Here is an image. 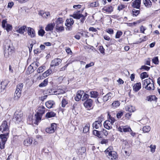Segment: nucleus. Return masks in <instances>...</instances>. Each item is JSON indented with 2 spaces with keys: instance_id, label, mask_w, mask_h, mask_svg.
I'll return each instance as SVG.
<instances>
[{
  "instance_id": "f257e3e1",
  "label": "nucleus",
  "mask_w": 160,
  "mask_h": 160,
  "mask_svg": "<svg viewBox=\"0 0 160 160\" xmlns=\"http://www.w3.org/2000/svg\"><path fill=\"white\" fill-rule=\"evenodd\" d=\"M154 83L153 80L149 78L142 81V86L143 88L148 90H154L155 88Z\"/></svg>"
},
{
  "instance_id": "f03ea898",
  "label": "nucleus",
  "mask_w": 160,
  "mask_h": 160,
  "mask_svg": "<svg viewBox=\"0 0 160 160\" xmlns=\"http://www.w3.org/2000/svg\"><path fill=\"white\" fill-rule=\"evenodd\" d=\"M112 149V147H109L106 149L105 152L109 158L112 160L115 159L117 158V153Z\"/></svg>"
},
{
  "instance_id": "7ed1b4c3",
  "label": "nucleus",
  "mask_w": 160,
  "mask_h": 160,
  "mask_svg": "<svg viewBox=\"0 0 160 160\" xmlns=\"http://www.w3.org/2000/svg\"><path fill=\"white\" fill-rule=\"evenodd\" d=\"M80 11L75 12L72 15H71L70 16L77 19H80V21L82 23H83L85 20V18L87 15V13H86V15L84 16L80 13Z\"/></svg>"
},
{
  "instance_id": "20e7f679",
  "label": "nucleus",
  "mask_w": 160,
  "mask_h": 160,
  "mask_svg": "<svg viewBox=\"0 0 160 160\" xmlns=\"http://www.w3.org/2000/svg\"><path fill=\"white\" fill-rule=\"evenodd\" d=\"M23 84L22 83H20L17 85L16 90L14 95V99L15 100H18L21 96Z\"/></svg>"
},
{
  "instance_id": "39448f33",
  "label": "nucleus",
  "mask_w": 160,
  "mask_h": 160,
  "mask_svg": "<svg viewBox=\"0 0 160 160\" xmlns=\"http://www.w3.org/2000/svg\"><path fill=\"white\" fill-rule=\"evenodd\" d=\"M103 118L102 115H101L97 118V120L92 123V127L93 128L98 129L102 125V122L103 120Z\"/></svg>"
},
{
  "instance_id": "423d86ee",
  "label": "nucleus",
  "mask_w": 160,
  "mask_h": 160,
  "mask_svg": "<svg viewBox=\"0 0 160 160\" xmlns=\"http://www.w3.org/2000/svg\"><path fill=\"white\" fill-rule=\"evenodd\" d=\"M23 114L21 112L16 111L13 116V119L17 123H19L22 121Z\"/></svg>"
},
{
  "instance_id": "0eeeda50",
  "label": "nucleus",
  "mask_w": 160,
  "mask_h": 160,
  "mask_svg": "<svg viewBox=\"0 0 160 160\" xmlns=\"http://www.w3.org/2000/svg\"><path fill=\"white\" fill-rule=\"evenodd\" d=\"M9 123L6 121L5 120L3 121L1 125L0 126V131L2 132H9Z\"/></svg>"
},
{
  "instance_id": "6e6552de",
  "label": "nucleus",
  "mask_w": 160,
  "mask_h": 160,
  "mask_svg": "<svg viewBox=\"0 0 160 160\" xmlns=\"http://www.w3.org/2000/svg\"><path fill=\"white\" fill-rule=\"evenodd\" d=\"M57 128V125L55 123H52L51 126L46 129V132L48 133H53Z\"/></svg>"
},
{
  "instance_id": "1a4fd4ad",
  "label": "nucleus",
  "mask_w": 160,
  "mask_h": 160,
  "mask_svg": "<svg viewBox=\"0 0 160 160\" xmlns=\"http://www.w3.org/2000/svg\"><path fill=\"white\" fill-rule=\"evenodd\" d=\"M93 101L91 99H88L84 103V106L88 109H90L92 106Z\"/></svg>"
},
{
  "instance_id": "9d476101",
  "label": "nucleus",
  "mask_w": 160,
  "mask_h": 160,
  "mask_svg": "<svg viewBox=\"0 0 160 160\" xmlns=\"http://www.w3.org/2000/svg\"><path fill=\"white\" fill-rule=\"evenodd\" d=\"M7 22V21L6 20H3L2 22V26L3 28L6 29L7 31L8 32L12 29V26L11 25L8 24H7L6 26L5 24Z\"/></svg>"
},
{
  "instance_id": "9b49d317",
  "label": "nucleus",
  "mask_w": 160,
  "mask_h": 160,
  "mask_svg": "<svg viewBox=\"0 0 160 160\" xmlns=\"http://www.w3.org/2000/svg\"><path fill=\"white\" fill-rule=\"evenodd\" d=\"M62 60L60 58H56L53 60L50 64L51 67H55L58 66L61 62Z\"/></svg>"
},
{
  "instance_id": "f8f14e48",
  "label": "nucleus",
  "mask_w": 160,
  "mask_h": 160,
  "mask_svg": "<svg viewBox=\"0 0 160 160\" xmlns=\"http://www.w3.org/2000/svg\"><path fill=\"white\" fill-rule=\"evenodd\" d=\"M118 129V130L121 132H127L132 131L130 127H127L126 126L119 127Z\"/></svg>"
},
{
  "instance_id": "ddd939ff",
  "label": "nucleus",
  "mask_w": 160,
  "mask_h": 160,
  "mask_svg": "<svg viewBox=\"0 0 160 160\" xmlns=\"http://www.w3.org/2000/svg\"><path fill=\"white\" fill-rule=\"evenodd\" d=\"M52 70L51 69H49L44 73H43L42 76H39L38 77V78L40 79H42L46 77L47 76H49L50 74L52 73Z\"/></svg>"
},
{
  "instance_id": "4468645a",
  "label": "nucleus",
  "mask_w": 160,
  "mask_h": 160,
  "mask_svg": "<svg viewBox=\"0 0 160 160\" xmlns=\"http://www.w3.org/2000/svg\"><path fill=\"white\" fill-rule=\"evenodd\" d=\"M9 133L8 132H6L5 134H0V141L6 142L8 138Z\"/></svg>"
},
{
  "instance_id": "2eb2a0df",
  "label": "nucleus",
  "mask_w": 160,
  "mask_h": 160,
  "mask_svg": "<svg viewBox=\"0 0 160 160\" xmlns=\"http://www.w3.org/2000/svg\"><path fill=\"white\" fill-rule=\"evenodd\" d=\"M27 33L28 35L31 38H34L35 37L36 34L34 30L31 28H28Z\"/></svg>"
},
{
  "instance_id": "dca6fc26",
  "label": "nucleus",
  "mask_w": 160,
  "mask_h": 160,
  "mask_svg": "<svg viewBox=\"0 0 160 160\" xmlns=\"http://www.w3.org/2000/svg\"><path fill=\"white\" fill-rule=\"evenodd\" d=\"M141 0H135L132 3V6L134 8L139 9L140 7Z\"/></svg>"
},
{
  "instance_id": "f3484780",
  "label": "nucleus",
  "mask_w": 160,
  "mask_h": 160,
  "mask_svg": "<svg viewBox=\"0 0 160 160\" xmlns=\"http://www.w3.org/2000/svg\"><path fill=\"white\" fill-rule=\"evenodd\" d=\"M114 96V95L112 92H109L105 96L103 97L104 101H107L108 100H110Z\"/></svg>"
},
{
  "instance_id": "a211bd4d",
  "label": "nucleus",
  "mask_w": 160,
  "mask_h": 160,
  "mask_svg": "<svg viewBox=\"0 0 160 160\" xmlns=\"http://www.w3.org/2000/svg\"><path fill=\"white\" fill-rule=\"evenodd\" d=\"M84 93V91L82 90L78 91L77 92L76 96L75 98V99L76 101H79L82 98V96Z\"/></svg>"
},
{
  "instance_id": "6ab92c4d",
  "label": "nucleus",
  "mask_w": 160,
  "mask_h": 160,
  "mask_svg": "<svg viewBox=\"0 0 160 160\" xmlns=\"http://www.w3.org/2000/svg\"><path fill=\"white\" fill-rule=\"evenodd\" d=\"M27 30V27L26 26H23L19 27L18 29L16 30V31L20 34H23L25 31Z\"/></svg>"
},
{
  "instance_id": "aec40b11",
  "label": "nucleus",
  "mask_w": 160,
  "mask_h": 160,
  "mask_svg": "<svg viewBox=\"0 0 160 160\" xmlns=\"http://www.w3.org/2000/svg\"><path fill=\"white\" fill-rule=\"evenodd\" d=\"M110 121L106 120L104 123L103 125L104 128L107 129H110L112 128V125Z\"/></svg>"
},
{
  "instance_id": "412c9836",
  "label": "nucleus",
  "mask_w": 160,
  "mask_h": 160,
  "mask_svg": "<svg viewBox=\"0 0 160 160\" xmlns=\"http://www.w3.org/2000/svg\"><path fill=\"white\" fill-rule=\"evenodd\" d=\"M55 103L53 100H49L45 103L46 107L49 109L53 108V106L55 105Z\"/></svg>"
},
{
  "instance_id": "4be33fe9",
  "label": "nucleus",
  "mask_w": 160,
  "mask_h": 160,
  "mask_svg": "<svg viewBox=\"0 0 160 160\" xmlns=\"http://www.w3.org/2000/svg\"><path fill=\"white\" fill-rule=\"evenodd\" d=\"M45 109L44 107L43 106H39L38 108V111L37 113L42 115L45 112Z\"/></svg>"
},
{
  "instance_id": "5701e85b",
  "label": "nucleus",
  "mask_w": 160,
  "mask_h": 160,
  "mask_svg": "<svg viewBox=\"0 0 160 160\" xmlns=\"http://www.w3.org/2000/svg\"><path fill=\"white\" fill-rule=\"evenodd\" d=\"M141 83L140 82L134 84L133 86V90L136 92L138 91L141 89Z\"/></svg>"
},
{
  "instance_id": "b1692460",
  "label": "nucleus",
  "mask_w": 160,
  "mask_h": 160,
  "mask_svg": "<svg viewBox=\"0 0 160 160\" xmlns=\"http://www.w3.org/2000/svg\"><path fill=\"white\" fill-rule=\"evenodd\" d=\"M32 138H28L25 139L23 142V144L25 146H28L32 143Z\"/></svg>"
},
{
  "instance_id": "393cba45",
  "label": "nucleus",
  "mask_w": 160,
  "mask_h": 160,
  "mask_svg": "<svg viewBox=\"0 0 160 160\" xmlns=\"http://www.w3.org/2000/svg\"><path fill=\"white\" fill-rule=\"evenodd\" d=\"M42 116V115L37 113L35 115V117L36 119L35 122L34 123L35 124L38 125V123L41 121Z\"/></svg>"
},
{
  "instance_id": "a878e982",
  "label": "nucleus",
  "mask_w": 160,
  "mask_h": 160,
  "mask_svg": "<svg viewBox=\"0 0 160 160\" xmlns=\"http://www.w3.org/2000/svg\"><path fill=\"white\" fill-rule=\"evenodd\" d=\"M55 25V23H54L48 24L45 28V30L47 31H52L53 30Z\"/></svg>"
},
{
  "instance_id": "bb28decb",
  "label": "nucleus",
  "mask_w": 160,
  "mask_h": 160,
  "mask_svg": "<svg viewBox=\"0 0 160 160\" xmlns=\"http://www.w3.org/2000/svg\"><path fill=\"white\" fill-rule=\"evenodd\" d=\"M9 82L7 79H5L2 81H0V84H1L2 87V89L4 90L5 89L6 86L8 85Z\"/></svg>"
},
{
  "instance_id": "cd10ccee",
  "label": "nucleus",
  "mask_w": 160,
  "mask_h": 160,
  "mask_svg": "<svg viewBox=\"0 0 160 160\" xmlns=\"http://www.w3.org/2000/svg\"><path fill=\"white\" fill-rule=\"evenodd\" d=\"M66 23H65L66 26H71L74 23V22L73 19L71 18H69L67 19Z\"/></svg>"
},
{
  "instance_id": "c85d7f7f",
  "label": "nucleus",
  "mask_w": 160,
  "mask_h": 160,
  "mask_svg": "<svg viewBox=\"0 0 160 160\" xmlns=\"http://www.w3.org/2000/svg\"><path fill=\"white\" fill-rule=\"evenodd\" d=\"M56 114L53 112L51 111L48 112L46 114V117L47 118H50L52 117H54L56 116Z\"/></svg>"
},
{
  "instance_id": "c756f323",
  "label": "nucleus",
  "mask_w": 160,
  "mask_h": 160,
  "mask_svg": "<svg viewBox=\"0 0 160 160\" xmlns=\"http://www.w3.org/2000/svg\"><path fill=\"white\" fill-rule=\"evenodd\" d=\"M125 110L130 112H133L135 111V108L132 106H127L125 107Z\"/></svg>"
},
{
  "instance_id": "7c9ffc66",
  "label": "nucleus",
  "mask_w": 160,
  "mask_h": 160,
  "mask_svg": "<svg viewBox=\"0 0 160 160\" xmlns=\"http://www.w3.org/2000/svg\"><path fill=\"white\" fill-rule=\"evenodd\" d=\"M103 10L107 12L111 13L113 11V8L112 6H109L104 7Z\"/></svg>"
},
{
  "instance_id": "2f4dec72",
  "label": "nucleus",
  "mask_w": 160,
  "mask_h": 160,
  "mask_svg": "<svg viewBox=\"0 0 160 160\" xmlns=\"http://www.w3.org/2000/svg\"><path fill=\"white\" fill-rule=\"evenodd\" d=\"M143 2L144 5L147 8H150L152 5V3L150 0H144Z\"/></svg>"
},
{
  "instance_id": "473e14b6",
  "label": "nucleus",
  "mask_w": 160,
  "mask_h": 160,
  "mask_svg": "<svg viewBox=\"0 0 160 160\" xmlns=\"http://www.w3.org/2000/svg\"><path fill=\"white\" fill-rule=\"evenodd\" d=\"M108 119L107 120L110 121V122L113 124L115 121V119L113 117H112L109 112L108 113Z\"/></svg>"
},
{
  "instance_id": "72a5a7b5",
  "label": "nucleus",
  "mask_w": 160,
  "mask_h": 160,
  "mask_svg": "<svg viewBox=\"0 0 160 160\" xmlns=\"http://www.w3.org/2000/svg\"><path fill=\"white\" fill-rule=\"evenodd\" d=\"M63 22L62 18H58L56 21V26L62 25Z\"/></svg>"
},
{
  "instance_id": "f704fd0d",
  "label": "nucleus",
  "mask_w": 160,
  "mask_h": 160,
  "mask_svg": "<svg viewBox=\"0 0 160 160\" xmlns=\"http://www.w3.org/2000/svg\"><path fill=\"white\" fill-rule=\"evenodd\" d=\"M90 94L91 97L92 98H96L98 96V92L95 91H92L90 92Z\"/></svg>"
},
{
  "instance_id": "c9c22d12",
  "label": "nucleus",
  "mask_w": 160,
  "mask_h": 160,
  "mask_svg": "<svg viewBox=\"0 0 160 160\" xmlns=\"http://www.w3.org/2000/svg\"><path fill=\"white\" fill-rule=\"evenodd\" d=\"M157 99L155 95H150L147 97V99L149 101H155Z\"/></svg>"
},
{
  "instance_id": "e433bc0d",
  "label": "nucleus",
  "mask_w": 160,
  "mask_h": 160,
  "mask_svg": "<svg viewBox=\"0 0 160 160\" xmlns=\"http://www.w3.org/2000/svg\"><path fill=\"white\" fill-rule=\"evenodd\" d=\"M48 79H46L44 80L40 84L39 86L40 87H43L46 86L48 83Z\"/></svg>"
},
{
  "instance_id": "4c0bfd02",
  "label": "nucleus",
  "mask_w": 160,
  "mask_h": 160,
  "mask_svg": "<svg viewBox=\"0 0 160 160\" xmlns=\"http://www.w3.org/2000/svg\"><path fill=\"white\" fill-rule=\"evenodd\" d=\"M93 133L95 136H97L99 138H101L102 137L101 135V133L100 131L99 132L97 130H94L93 131Z\"/></svg>"
},
{
  "instance_id": "58836bf2",
  "label": "nucleus",
  "mask_w": 160,
  "mask_h": 160,
  "mask_svg": "<svg viewBox=\"0 0 160 160\" xmlns=\"http://www.w3.org/2000/svg\"><path fill=\"white\" fill-rule=\"evenodd\" d=\"M90 125L89 123L86 124L83 127V132L84 133H86L89 131Z\"/></svg>"
},
{
  "instance_id": "ea45409f",
  "label": "nucleus",
  "mask_w": 160,
  "mask_h": 160,
  "mask_svg": "<svg viewBox=\"0 0 160 160\" xmlns=\"http://www.w3.org/2000/svg\"><path fill=\"white\" fill-rule=\"evenodd\" d=\"M151 128L148 126H146L143 127L142 130L144 133L148 132L150 131Z\"/></svg>"
},
{
  "instance_id": "a19ab883",
  "label": "nucleus",
  "mask_w": 160,
  "mask_h": 160,
  "mask_svg": "<svg viewBox=\"0 0 160 160\" xmlns=\"http://www.w3.org/2000/svg\"><path fill=\"white\" fill-rule=\"evenodd\" d=\"M86 151V149L85 147H81L78 150V153L79 154L82 155Z\"/></svg>"
},
{
  "instance_id": "79ce46f5",
  "label": "nucleus",
  "mask_w": 160,
  "mask_h": 160,
  "mask_svg": "<svg viewBox=\"0 0 160 160\" xmlns=\"http://www.w3.org/2000/svg\"><path fill=\"white\" fill-rule=\"evenodd\" d=\"M90 7H96L98 6V3L96 1L94 2H90L88 5Z\"/></svg>"
},
{
  "instance_id": "37998d69",
  "label": "nucleus",
  "mask_w": 160,
  "mask_h": 160,
  "mask_svg": "<svg viewBox=\"0 0 160 160\" xmlns=\"http://www.w3.org/2000/svg\"><path fill=\"white\" fill-rule=\"evenodd\" d=\"M120 105L119 102L118 101H114L112 104V107L113 108H116L118 107Z\"/></svg>"
},
{
  "instance_id": "c03bdc74",
  "label": "nucleus",
  "mask_w": 160,
  "mask_h": 160,
  "mask_svg": "<svg viewBox=\"0 0 160 160\" xmlns=\"http://www.w3.org/2000/svg\"><path fill=\"white\" fill-rule=\"evenodd\" d=\"M83 95L82 98V101H84L88 99L89 98V95L88 94H87L86 93H83Z\"/></svg>"
},
{
  "instance_id": "a18cd8bd",
  "label": "nucleus",
  "mask_w": 160,
  "mask_h": 160,
  "mask_svg": "<svg viewBox=\"0 0 160 160\" xmlns=\"http://www.w3.org/2000/svg\"><path fill=\"white\" fill-rule=\"evenodd\" d=\"M149 76V75L147 74V73L146 72H144L142 73L140 75L141 78L142 79L145 78H148Z\"/></svg>"
},
{
  "instance_id": "49530a36",
  "label": "nucleus",
  "mask_w": 160,
  "mask_h": 160,
  "mask_svg": "<svg viewBox=\"0 0 160 160\" xmlns=\"http://www.w3.org/2000/svg\"><path fill=\"white\" fill-rule=\"evenodd\" d=\"M68 103V101L66 99L63 98L62 101V107H65L66 105Z\"/></svg>"
},
{
  "instance_id": "de8ad7c7",
  "label": "nucleus",
  "mask_w": 160,
  "mask_h": 160,
  "mask_svg": "<svg viewBox=\"0 0 160 160\" xmlns=\"http://www.w3.org/2000/svg\"><path fill=\"white\" fill-rule=\"evenodd\" d=\"M56 29L57 32L64 31V28L62 25L56 26Z\"/></svg>"
},
{
  "instance_id": "09e8293b",
  "label": "nucleus",
  "mask_w": 160,
  "mask_h": 160,
  "mask_svg": "<svg viewBox=\"0 0 160 160\" xmlns=\"http://www.w3.org/2000/svg\"><path fill=\"white\" fill-rule=\"evenodd\" d=\"M45 66H41L38 68L37 70V72L38 73H40L43 72V71L45 70Z\"/></svg>"
},
{
  "instance_id": "8fccbe9b",
  "label": "nucleus",
  "mask_w": 160,
  "mask_h": 160,
  "mask_svg": "<svg viewBox=\"0 0 160 160\" xmlns=\"http://www.w3.org/2000/svg\"><path fill=\"white\" fill-rule=\"evenodd\" d=\"M122 32L121 31H119L117 32L116 36L115 38H118L122 35Z\"/></svg>"
},
{
  "instance_id": "3c124183",
  "label": "nucleus",
  "mask_w": 160,
  "mask_h": 160,
  "mask_svg": "<svg viewBox=\"0 0 160 160\" xmlns=\"http://www.w3.org/2000/svg\"><path fill=\"white\" fill-rule=\"evenodd\" d=\"M132 12L133 13V16H136L137 15H138L140 12V11L139 10H136L135 9H133L132 10Z\"/></svg>"
},
{
  "instance_id": "603ef678",
  "label": "nucleus",
  "mask_w": 160,
  "mask_h": 160,
  "mask_svg": "<svg viewBox=\"0 0 160 160\" xmlns=\"http://www.w3.org/2000/svg\"><path fill=\"white\" fill-rule=\"evenodd\" d=\"M152 61L153 63L156 64H158L159 63L158 58L157 57H154L152 59Z\"/></svg>"
},
{
  "instance_id": "864d4df0",
  "label": "nucleus",
  "mask_w": 160,
  "mask_h": 160,
  "mask_svg": "<svg viewBox=\"0 0 160 160\" xmlns=\"http://www.w3.org/2000/svg\"><path fill=\"white\" fill-rule=\"evenodd\" d=\"M5 50L4 51V56L6 58H8L9 55V52L7 50V48L5 46Z\"/></svg>"
},
{
  "instance_id": "5fc2aeb1",
  "label": "nucleus",
  "mask_w": 160,
  "mask_h": 160,
  "mask_svg": "<svg viewBox=\"0 0 160 160\" xmlns=\"http://www.w3.org/2000/svg\"><path fill=\"white\" fill-rule=\"evenodd\" d=\"M45 33V32L44 30L42 29H40L38 31V35L42 37L44 35Z\"/></svg>"
},
{
  "instance_id": "6e6d98bb",
  "label": "nucleus",
  "mask_w": 160,
  "mask_h": 160,
  "mask_svg": "<svg viewBox=\"0 0 160 160\" xmlns=\"http://www.w3.org/2000/svg\"><path fill=\"white\" fill-rule=\"evenodd\" d=\"M99 50L101 53L103 54H105V49L102 46L99 47Z\"/></svg>"
},
{
  "instance_id": "4d7b16f0",
  "label": "nucleus",
  "mask_w": 160,
  "mask_h": 160,
  "mask_svg": "<svg viewBox=\"0 0 160 160\" xmlns=\"http://www.w3.org/2000/svg\"><path fill=\"white\" fill-rule=\"evenodd\" d=\"M39 63L38 62H35L32 63V66L35 69H36L39 65Z\"/></svg>"
},
{
  "instance_id": "13d9d810",
  "label": "nucleus",
  "mask_w": 160,
  "mask_h": 160,
  "mask_svg": "<svg viewBox=\"0 0 160 160\" xmlns=\"http://www.w3.org/2000/svg\"><path fill=\"white\" fill-rule=\"evenodd\" d=\"M150 67L147 66L145 65H143L141 66L140 69H144L148 71L150 69Z\"/></svg>"
},
{
  "instance_id": "bf43d9fd",
  "label": "nucleus",
  "mask_w": 160,
  "mask_h": 160,
  "mask_svg": "<svg viewBox=\"0 0 160 160\" xmlns=\"http://www.w3.org/2000/svg\"><path fill=\"white\" fill-rule=\"evenodd\" d=\"M28 71H29L30 73H32L34 71V69H35L32 66V64H31L28 68Z\"/></svg>"
},
{
  "instance_id": "052dcab7",
  "label": "nucleus",
  "mask_w": 160,
  "mask_h": 160,
  "mask_svg": "<svg viewBox=\"0 0 160 160\" xmlns=\"http://www.w3.org/2000/svg\"><path fill=\"white\" fill-rule=\"evenodd\" d=\"M6 142L0 141V148L2 149L5 148V145Z\"/></svg>"
},
{
  "instance_id": "680f3d73",
  "label": "nucleus",
  "mask_w": 160,
  "mask_h": 160,
  "mask_svg": "<svg viewBox=\"0 0 160 160\" xmlns=\"http://www.w3.org/2000/svg\"><path fill=\"white\" fill-rule=\"evenodd\" d=\"M101 134H103L105 136H107L108 134V132L107 130L105 129H103V130L100 131Z\"/></svg>"
},
{
  "instance_id": "e2e57ef3",
  "label": "nucleus",
  "mask_w": 160,
  "mask_h": 160,
  "mask_svg": "<svg viewBox=\"0 0 160 160\" xmlns=\"http://www.w3.org/2000/svg\"><path fill=\"white\" fill-rule=\"evenodd\" d=\"M156 146L155 145H151L150 146V148H151V151L153 152H155V149L156 148Z\"/></svg>"
},
{
  "instance_id": "0e129e2a",
  "label": "nucleus",
  "mask_w": 160,
  "mask_h": 160,
  "mask_svg": "<svg viewBox=\"0 0 160 160\" xmlns=\"http://www.w3.org/2000/svg\"><path fill=\"white\" fill-rule=\"evenodd\" d=\"M125 5L123 4H121L118 6V10L120 11L124 8Z\"/></svg>"
},
{
  "instance_id": "69168bd1",
  "label": "nucleus",
  "mask_w": 160,
  "mask_h": 160,
  "mask_svg": "<svg viewBox=\"0 0 160 160\" xmlns=\"http://www.w3.org/2000/svg\"><path fill=\"white\" fill-rule=\"evenodd\" d=\"M106 32L110 34H113L114 33V31L111 28H109L107 30Z\"/></svg>"
},
{
  "instance_id": "338daca9",
  "label": "nucleus",
  "mask_w": 160,
  "mask_h": 160,
  "mask_svg": "<svg viewBox=\"0 0 160 160\" xmlns=\"http://www.w3.org/2000/svg\"><path fill=\"white\" fill-rule=\"evenodd\" d=\"M123 112H118L117 115L116 116L118 118H120L123 115Z\"/></svg>"
},
{
  "instance_id": "774afa93",
  "label": "nucleus",
  "mask_w": 160,
  "mask_h": 160,
  "mask_svg": "<svg viewBox=\"0 0 160 160\" xmlns=\"http://www.w3.org/2000/svg\"><path fill=\"white\" fill-rule=\"evenodd\" d=\"M94 65V62H90V63L87 64L85 66V68H88L89 67H90L91 66H93Z\"/></svg>"
}]
</instances>
